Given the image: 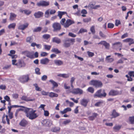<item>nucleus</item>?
Masks as SVG:
<instances>
[{
  "label": "nucleus",
  "instance_id": "6",
  "mask_svg": "<svg viewBox=\"0 0 134 134\" xmlns=\"http://www.w3.org/2000/svg\"><path fill=\"white\" fill-rule=\"evenodd\" d=\"M71 92L73 94H75L81 95L83 93V90L79 88L74 89Z\"/></svg>",
  "mask_w": 134,
  "mask_h": 134
},
{
  "label": "nucleus",
  "instance_id": "14",
  "mask_svg": "<svg viewBox=\"0 0 134 134\" xmlns=\"http://www.w3.org/2000/svg\"><path fill=\"white\" fill-rule=\"evenodd\" d=\"M27 121L24 119H23L19 123V125L23 127H25L27 125Z\"/></svg>",
  "mask_w": 134,
  "mask_h": 134
},
{
  "label": "nucleus",
  "instance_id": "20",
  "mask_svg": "<svg viewBox=\"0 0 134 134\" xmlns=\"http://www.w3.org/2000/svg\"><path fill=\"white\" fill-rule=\"evenodd\" d=\"M28 25V23H26L25 25H20L18 27V29L20 30H24L27 27Z\"/></svg>",
  "mask_w": 134,
  "mask_h": 134
},
{
  "label": "nucleus",
  "instance_id": "28",
  "mask_svg": "<svg viewBox=\"0 0 134 134\" xmlns=\"http://www.w3.org/2000/svg\"><path fill=\"white\" fill-rule=\"evenodd\" d=\"M69 41V40H67L64 41L63 44V46L64 47L66 48H68L70 46V43L67 42V41Z\"/></svg>",
  "mask_w": 134,
  "mask_h": 134
},
{
  "label": "nucleus",
  "instance_id": "58",
  "mask_svg": "<svg viewBox=\"0 0 134 134\" xmlns=\"http://www.w3.org/2000/svg\"><path fill=\"white\" fill-rule=\"evenodd\" d=\"M128 33H126L122 35L121 37V38L122 39L125 38L126 37H128Z\"/></svg>",
  "mask_w": 134,
  "mask_h": 134
},
{
  "label": "nucleus",
  "instance_id": "32",
  "mask_svg": "<svg viewBox=\"0 0 134 134\" xmlns=\"http://www.w3.org/2000/svg\"><path fill=\"white\" fill-rule=\"evenodd\" d=\"M50 35L48 34H45L42 36V38L44 40H47L50 37Z\"/></svg>",
  "mask_w": 134,
  "mask_h": 134
},
{
  "label": "nucleus",
  "instance_id": "50",
  "mask_svg": "<svg viewBox=\"0 0 134 134\" xmlns=\"http://www.w3.org/2000/svg\"><path fill=\"white\" fill-rule=\"evenodd\" d=\"M128 74L130 75V76L132 77H134V71H130L129 72Z\"/></svg>",
  "mask_w": 134,
  "mask_h": 134
},
{
  "label": "nucleus",
  "instance_id": "48",
  "mask_svg": "<svg viewBox=\"0 0 134 134\" xmlns=\"http://www.w3.org/2000/svg\"><path fill=\"white\" fill-rule=\"evenodd\" d=\"M90 30L93 34L95 33V26H92L90 28Z\"/></svg>",
  "mask_w": 134,
  "mask_h": 134
},
{
  "label": "nucleus",
  "instance_id": "55",
  "mask_svg": "<svg viewBox=\"0 0 134 134\" xmlns=\"http://www.w3.org/2000/svg\"><path fill=\"white\" fill-rule=\"evenodd\" d=\"M41 94L44 96H47L48 95L49 92H45L44 91H42L41 92Z\"/></svg>",
  "mask_w": 134,
  "mask_h": 134
},
{
  "label": "nucleus",
  "instance_id": "41",
  "mask_svg": "<svg viewBox=\"0 0 134 134\" xmlns=\"http://www.w3.org/2000/svg\"><path fill=\"white\" fill-rule=\"evenodd\" d=\"M71 122V121L69 119H67L64 121L62 123V124L65 125H66L68 124H69L70 122Z\"/></svg>",
  "mask_w": 134,
  "mask_h": 134
},
{
  "label": "nucleus",
  "instance_id": "30",
  "mask_svg": "<svg viewBox=\"0 0 134 134\" xmlns=\"http://www.w3.org/2000/svg\"><path fill=\"white\" fill-rule=\"evenodd\" d=\"M66 13V12L58 11V15L59 18L60 19L62 18L63 15Z\"/></svg>",
  "mask_w": 134,
  "mask_h": 134
},
{
  "label": "nucleus",
  "instance_id": "34",
  "mask_svg": "<svg viewBox=\"0 0 134 134\" xmlns=\"http://www.w3.org/2000/svg\"><path fill=\"white\" fill-rule=\"evenodd\" d=\"M60 129L59 127H54L52 129L51 131L53 132H57L59 131Z\"/></svg>",
  "mask_w": 134,
  "mask_h": 134
},
{
  "label": "nucleus",
  "instance_id": "23",
  "mask_svg": "<svg viewBox=\"0 0 134 134\" xmlns=\"http://www.w3.org/2000/svg\"><path fill=\"white\" fill-rule=\"evenodd\" d=\"M57 76L58 77H62L64 78H67L69 77V74H58Z\"/></svg>",
  "mask_w": 134,
  "mask_h": 134
},
{
  "label": "nucleus",
  "instance_id": "19",
  "mask_svg": "<svg viewBox=\"0 0 134 134\" xmlns=\"http://www.w3.org/2000/svg\"><path fill=\"white\" fill-rule=\"evenodd\" d=\"M43 13L41 12H38L35 13L34 14V16L35 18H39L43 16Z\"/></svg>",
  "mask_w": 134,
  "mask_h": 134
},
{
  "label": "nucleus",
  "instance_id": "36",
  "mask_svg": "<svg viewBox=\"0 0 134 134\" xmlns=\"http://www.w3.org/2000/svg\"><path fill=\"white\" fill-rule=\"evenodd\" d=\"M16 26V24L15 23H13L10 24L8 26L9 29H10L11 28L14 29Z\"/></svg>",
  "mask_w": 134,
  "mask_h": 134
},
{
  "label": "nucleus",
  "instance_id": "29",
  "mask_svg": "<svg viewBox=\"0 0 134 134\" xmlns=\"http://www.w3.org/2000/svg\"><path fill=\"white\" fill-rule=\"evenodd\" d=\"M51 51L56 54H58L61 53L60 51H59L57 48H52L51 50Z\"/></svg>",
  "mask_w": 134,
  "mask_h": 134
},
{
  "label": "nucleus",
  "instance_id": "13",
  "mask_svg": "<svg viewBox=\"0 0 134 134\" xmlns=\"http://www.w3.org/2000/svg\"><path fill=\"white\" fill-rule=\"evenodd\" d=\"M123 41L124 42H129V45H131L132 44H134L133 40L131 38H127L124 40Z\"/></svg>",
  "mask_w": 134,
  "mask_h": 134
},
{
  "label": "nucleus",
  "instance_id": "16",
  "mask_svg": "<svg viewBox=\"0 0 134 134\" xmlns=\"http://www.w3.org/2000/svg\"><path fill=\"white\" fill-rule=\"evenodd\" d=\"M26 56L31 59L33 58H34V52H27L26 53Z\"/></svg>",
  "mask_w": 134,
  "mask_h": 134
},
{
  "label": "nucleus",
  "instance_id": "25",
  "mask_svg": "<svg viewBox=\"0 0 134 134\" xmlns=\"http://www.w3.org/2000/svg\"><path fill=\"white\" fill-rule=\"evenodd\" d=\"M98 115V114L95 113H94L92 115L88 117V118L90 120L92 121L95 118H96Z\"/></svg>",
  "mask_w": 134,
  "mask_h": 134
},
{
  "label": "nucleus",
  "instance_id": "31",
  "mask_svg": "<svg viewBox=\"0 0 134 134\" xmlns=\"http://www.w3.org/2000/svg\"><path fill=\"white\" fill-rule=\"evenodd\" d=\"M111 55L107 56L105 58V60L108 62H111L114 61V59L113 58H109L111 57Z\"/></svg>",
  "mask_w": 134,
  "mask_h": 134
},
{
  "label": "nucleus",
  "instance_id": "63",
  "mask_svg": "<svg viewBox=\"0 0 134 134\" xmlns=\"http://www.w3.org/2000/svg\"><path fill=\"white\" fill-rule=\"evenodd\" d=\"M48 30V28L46 27L44 28L43 30L42 31V33H44L46 32Z\"/></svg>",
  "mask_w": 134,
  "mask_h": 134
},
{
  "label": "nucleus",
  "instance_id": "2",
  "mask_svg": "<svg viewBox=\"0 0 134 134\" xmlns=\"http://www.w3.org/2000/svg\"><path fill=\"white\" fill-rule=\"evenodd\" d=\"M89 84L96 87H101L103 85L101 81L96 80H91L89 82Z\"/></svg>",
  "mask_w": 134,
  "mask_h": 134
},
{
  "label": "nucleus",
  "instance_id": "45",
  "mask_svg": "<svg viewBox=\"0 0 134 134\" xmlns=\"http://www.w3.org/2000/svg\"><path fill=\"white\" fill-rule=\"evenodd\" d=\"M91 18H86L83 19V21L85 23H88L91 21Z\"/></svg>",
  "mask_w": 134,
  "mask_h": 134
},
{
  "label": "nucleus",
  "instance_id": "4",
  "mask_svg": "<svg viewBox=\"0 0 134 134\" xmlns=\"http://www.w3.org/2000/svg\"><path fill=\"white\" fill-rule=\"evenodd\" d=\"M102 90H100L98 91L95 93L94 95L95 97H98L101 98L103 97H105L106 95V93L104 92V91H103V93H101Z\"/></svg>",
  "mask_w": 134,
  "mask_h": 134
},
{
  "label": "nucleus",
  "instance_id": "54",
  "mask_svg": "<svg viewBox=\"0 0 134 134\" xmlns=\"http://www.w3.org/2000/svg\"><path fill=\"white\" fill-rule=\"evenodd\" d=\"M40 69L38 68H36L35 69V72L36 74L38 75H40L41 74V73L40 72Z\"/></svg>",
  "mask_w": 134,
  "mask_h": 134
},
{
  "label": "nucleus",
  "instance_id": "1",
  "mask_svg": "<svg viewBox=\"0 0 134 134\" xmlns=\"http://www.w3.org/2000/svg\"><path fill=\"white\" fill-rule=\"evenodd\" d=\"M24 111L26 114V116L31 120L35 119L38 116V114L35 113L36 110L31 108L25 107Z\"/></svg>",
  "mask_w": 134,
  "mask_h": 134
},
{
  "label": "nucleus",
  "instance_id": "33",
  "mask_svg": "<svg viewBox=\"0 0 134 134\" xmlns=\"http://www.w3.org/2000/svg\"><path fill=\"white\" fill-rule=\"evenodd\" d=\"M121 125H116L113 127V129L115 131H119L121 129Z\"/></svg>",
  "mask_w": 134,
  "mask_h": 134
},
{
  "label": "nucleus",
  "instance_id": "8",
  "mask_svg": "<svg viewBox=\"0 0 134 134\" xmlns=\"http://www.w3.org/2000/svg\"><path fill=\"white\" fill-rule=\"evenodd\" d=\"M41 124L44 126H49L52 124V121L48 119H45L42 121Z\"/></svg>",
  "mask_w": 134,
  "mask_h": 134
},
{
  "label": "nucleus",
  "instance_id": "3",
  "mask_svg": "<svg viewBox=\"0 0 134 134\" xmlns=\"http://www.w3.org/2000/svg\"><path fill=\"white\" fill-rule=\"evenodd\" d=\"M52 27L53 28V31L57 32L60 31L61 28L60 24L58 23H54L52 25Z\"/></svg>",
  "mask_w": 134,
  "mask_h": 134
},
{
  "label": "nucleus",
  "instance_id": "40",
  "mask_svg": "<svg viewBox=\"0 0 134 134\" xmlns=\"http://www.w3.org/2000/svg\"><path fill=\"white\" fill-rule=\"evenodd\" d=\"M94 5V4H93L91 3H90L88 5V8L89 9H93Z\"/></svg>",
  "mask_w": 134,
  "mask_h": 134
},
{
  "label": "nucleus",
  "instance_id": "43",
  "mask_svg": "<svg viewBox=\"0 0 134 134\" xmlns=\"http://www.w3.org/2000/svg\"><path fill=\"white\" fill-rule=\"evenodd\" d=\"M66 21L65 19L64 18H62L60 21V24L64 27L65 24V22Z\"/></svg>",
  "mask_w": 134,
  "mask_h": 134
},
{
  "label": "nucleus",
  "instance_id": "39",
  "mask_svg": "<svg viewBox=\"0 0 134 134\" xmlns=\"http://www.w3.org/2000/svg\"><path fill=\"white\" fill-rule=\"evenodd\" d=\"M87 53L89 57H92L94 55V53H93L89 51H87Z\"/></svg>",
  "mask_w": 134,
  "mask_h": 134
},
{
  "label": "nucleus",
  "instance_id": "57",
  "mask_svg": "<svg viewBox=\"0 0 134 134\" xmlns=\"http://www.w3.org/2000/svg\"><path fill=\"white\" fill-rule=\"evenodd\" d=\"M31 13V12L29 10H24V13L26 15H29Z\"/></svg>",
  "mask_w": 134,
  "mask_h": 134
},
{
  "label": "nucleus",
  "instance_id": "49",
  "mask_svg": "<svg viewBox=\"0 0 134 134\" xmlns=\"http://www.w3.org/2000/svg\"><path fill=\"white\" fill-rule=\"evenodd\" d=\"M99 35L101 37L103 38H105L106 37V36L104 35L101 31H100L99 32Z\"/></svg>",
  "mask_w": 134,
  "mask_h": 134
},
{
  "label": "nucleus",
  "instance_id": "38",
  "mask_svg": "<svg viewBox=\"0 0 134 134\" xmlns=\"http://www.w3.org/2000/svg\"><path fill=\"white\" fill-rule=\"evenodd\" d=\"M49 9L47 10L45 13L44 16L46 18H48L49 16Z\"/></svg>",
  "mask_w": 134,
  "mask_h": 134
},
{
  "label": "nucleus",
  "instance_id": "52",
  "mask_svg": "<svg viewBox=\"0 0 134 134\" xmlns=\"http://www.w3.org/2000/svg\"><path fill=\"white\" fill-rule=\"evenodd\" d=\"M87 30L83 29H81L78 32V34L82 33L84 32H87Z\"/></svg>",
  "mask_w": 134,
  "mask_h": 134
},
{
  "label": "nucleus",
  "instance_id": "26",
  "mask_svg": "<svg viewBox=\"0 0 134 134\" xmlns=\"http://www.w3.org/2000/svg\"><path fill=\"white\" fill-rule=\"evenodd\" d=\"M48 95L51 98L57 97L58 96V94L53 92L49 93Z\"/></svg>",
  "mask_w": 134,
  "mask_h": 134
},
{
  "label": "nucleus",
  "instance_id": "64",
  "mask_svg": "<svg viewBox=\"0 0 134 134\" xmlns=\"http://www.w3.org/2000/svg\"><path fill=\"white\" fill-rule=\"evenodd\" d=\"M55 11L53 9H49L50 14H54L55 13Z\"/></svg>",
  "mask_w": 134,
  "mask_h": 134
},
{
  "label": "nucleus",
  "instance_id": "18",
  "mask_svg": "<svg viewBox=\"0 0 134 134\" xmlns=\"http://www.w3.org/2000/svg\"><path fill=\"white\" fill-rule=\"evenodd\" d=\"M49 61V60L47 58L42 59L40 61L41 63L43 64H47Z\"/></svg>",
  "mask_w": 134,
  "mask_h": 134
},
{
  "label": "nucleus",
  "instance_id": "61",
  "mask_svg": "<svg viewBox=\"0 0 134 134\" xmlns=\"http://www.w3.org/2000/svg\"><path fill=\"white\" fill-rule=\"evenodd\" d=\"M98 60H97V63H99L100 62H104V58H98Z\"/></svg>",
  "mask_w": 134,
  "mask_h": 134
},
{
  "label": "nucleus",
  "instance_id": "17",
  "mask_svg": "<svg viewBox=\"0 0 134 134\" xmlns=\"http://www.w3.org/2000/svg\"><path fill=\"white\" fill-rule=\"evenodd\" d=\"M52 41L53 42L57 44H59L61 43V40L58 37H55L53 38Z\"/></svg>",
  "mask_w": 134,
  "mask_h": 134
},
{
  "label": "nucleus",
  "instance_id": "7",
  "mask_svg": "<svg viewBox=\"0 0 134 134\" xmlns=\"http://www.w3.org/2000/svg\"><path fill=\"white\" fill-rule=\"evenodd\" d=\"M49 4V1H41L38 2L37 5L38 6H42L46 7L48 6Z\"/></svg>",
  "mask_w": 134,
  "mask_h": 134
},
{
  "label": "nucleus",
  "instance_id": "35",
  "mask_svg": "<svg viewBox=\"0 0 134 134\" xmlns=\"http://www.w3.org/2000/svg\"><path fill=\"white\" fill-rule=\"evenodd\" d=\"M42 29V27H38L37 28H35L33 30L34 32H40Z\"/></svg>",
  "mask_w": 134,
  "mask_h": 134
},
{
  "label": "nucleus",
  "instance_id": "42",
  "mask_svg": "<svg viewBox=\"0 0 134 134\" xmlns=\"http://www.w3.org/2000/svg\"><path fill=\"white\" fill-rule=\"evenodd\" d=\"M129 120L131 124H133L134 123V116L129 117Z\"/></svg>",
  "mask_w": 134,
  "mask_h": 134
},
{
  "label": "nucleus",
  "instance_id": "27",
  "mask_svg": "<svg viewBox=\"0 0 134 134\" xmlns=\"http://www.w3.org/2000/svg\"><path fill=\"white\" fill-rule=\"evenodd\" d=\"M120 114L119 113H117L115 110H114L111 114L113 118H115L119 116Z\"/></svg>",
  "mask_w": 134,
  "mask_h": 134
},
{
  "label": "nucleus",
  "instance_id": "9",
  "mask_svg": "<svg viewBox=\"0 0 134 134\" xmlns=\"http://www.w3.org/2000/svg\"><path fill=\"white\" fill-rule=\"evenodd\" d=\"M75 23L74 21L70 19H68L66 21L64 27L66 28L68 27L71 25Z\"/></svg>",
  "mask_w": 134,
  "mask_h": 134
},
{
  "label": "nucleus",
  "instance_id": "56",
  "mask_svg": "<svg viewBox=\"0 0 134 134\" xmlns=\"http://www.w3.org/2000/svg\"><path fill=\"white\" fill-rule=\"evenodd\" d=\"M44 114L45 116H48L49 114V113L48 111L47 110H44Z\"/></svg>",
  "mask_w": 134,
  "mask_h": 134
},
{
  "label": "nucleus",
  "instance_id": "51",
  "mask_svg": "<svg viewBox=\"0 0 134 134\" xmlns=\"http://www.w3.org/2000/svg\"><path fill=\"white\" fill-rule=\"evenodd\" d=\"M114 24L111 23H109L108 24V27L110 29L113 28L114 27Z\"/></svg>",
  "mask_w": 134,
  "mask_h": 134
},
{
  "label": "nucleus",
  "instance_id": "21",
  "mask_svg": "<svg viewBox=\"0 0 134 134\" xmlns=\"http://www.w3.org/2000/svg\"><path fill=\"white\" fill-rule=\"evenodd\" d=\"M49 81L51 82L53 85V87H52V89L53 90L55 87H57L58 86V85L57 82L52 80H50Z\"/></svg>",
  "mask_w": 134,
  "mask_h": 134
},
{
  "label": "nucleus",
  "instance_id": "10",
  "mask_svg": "<svg viewBox=\"0 0 134 134\" xmlns=\"http://www.w3.org/2000/svg\"><path fill=\"white\" fill-rule=\"evenodd\" d=\"M89 102L88 99L85 98H83L80 100V104L83 107H86L88 103Z\"/></svg>",
  "mask_w": 134,
  "mask_h": 134
},
{
  "label": "nucleus",
  "instance_id": "44",
  "mask_svg": "<svg viewBox=\"0 0 134 134\" xmlns=\"http://www.w3.org/2000/svg\"><path fill=\"white\" fill-rule=\"evenodd\" d=\"M32 38L31 37H28L26 39V42L30 43L32 42Z\"/></svg>",
  "mask_w": 134,
  "mask_h": 134
},
{
  "label": "nucleus",
  "instance_id": "22",
  "mask_svg": "<svg viewBox=\"0 0 134 134\" xmlns=\"http://www.w3.org/2000/svg\"><path fill=\"white\" fill-rule=\"evenodd\" d=\"M113 45L114 48H121L122 44L120 42H117L113 44Z\"/></svg>",
  "mask_w": 134,
  "mask_h": 134
},
{
  "label": "nucleus",
  "instance_id": "46",
  "mask_svg": "<svg viewBox=\"0 0 134 134\" xmlns=\"http://www.w3.org/2000/svg\"><path fill=\"white\" fill-rule=\"evenodd\" d=\"M87 90L89 92L93 93L94 92V89L92 87H89L87 89Z\"/></svg>",
  "mask_w": 134,
  "mask_h": 134
},
{
  "label": "nucleus",
  "instance_id": "12",
  "mask_svg": "<svg viewBox=\"0 0 134 134\" xmlns=\"http://www.w3.org/2000/svg\"><path fill=\"white\" fill-rule=\"evenodd\" d=\"M98 44H101L104 46L106 49H108L110 46V44L109 43H107L105 41H101L100 42L98 43Z\"/></svg>",
  "mask_w": 134,
  "mask_h": 134
},
{
  "label": "nucleus",
  "instance_id": "62",
  "mask_svg": "<svg viewBox=\"0 0 134 134\" xmlns=\"http://www.w3.org/2000/svg\"><path fill=\"white\" fill-rule=\"evenodd\" d=\"M121 23L120 20H116L115 21V25L118 26Z\"/></svg>",
  "mask_w": 134,
  "mask_h": 134
},
{
  "label": "nucleus",
  "instance_id": "37",
  "mask_svg": "<svg viewBox=\"0 0 134 134\" xmlns=\"http://www.w3.org/2000/svg\"><path fill=\"white\" fill-rule=\"evenodd\" d=\"M33 85L35 87V90L38 91H41V88L39 87L37 85L36 83H35Z\"/></svg>",
  "mask_w": 134,
  "mask_h": 134
},
{
  "label": "nucleus",
  "instance_id": "15",
  "mask_svg": "<svg viewBox=\"0 0 134 134\" xmlns=\"http://www.w3.org/2000/svg\"><path fill=\"white\" fill-rule=\"evenodd\" d=\"M17 16V15L14 13H10L9 20L12 21L15 20Z\"/></svg>",
  "mask_w": 134,
  "mask_h": 134
},
{
  "label": "nucleus",
  "instance_id": "24",
  "mask_svg": "<svg viewBox=\"0 0 134 134\" xmlns=\"http://www.w3.org/2000/svg\"><path fill=\"white\" fill-rule=\"evenodd\" d=\"M54 62L55 64L58 66L62 65L63 64V62L62 61L58 60H54Z\"/></svg>",
  "mask_w": 134,
  "mask_h": 134
},
{
  "label": "nucleus",
  "instance_id": "53",
  "mask_svg": "<svg viewBox=\"0 0 134 134\" xmlns=\"http://www.w3.org/2000/svg\"><path fill=\"white\" fill-rule=\"evenodd\" d=\"M19 64L21 67H24L26 65L25 63L24 62L20 61L19 62Z\"/></svg>",
  "mask_w": 134,
  "mask_h": 134
},
{
  "label": "nucleus",
  "instance_id": "47",
  "mask_svg": "<svg viewBox=\"0 0 134 134\" xmlns=\"http://www.w3.org/2000/svg\"><path fill=\"white\" fill-rule=\"evenodd\" d=\"M44 49L48 51H49L51 47V46L49 45H47L44 44Z\"/></svg>",
  "mask_w": 134,
  "mask_h": 134
},
{
  "label": "nucleus",
  "instance_id": "11",
  "mask_svg": "<svg viewBox=\"0 0 134 134\" xmlns=\"http://www.w3.org/2000/svg\"><path fill=\"white\" fill-rule=\"evenodd\" d=\"M121 93L120 92L118 91L114 90H111L109 93V95L115 96L118 95H120Z\"/></svg>",
  "mask_w": 134,
  "mask_h": 134
},
{
  "label": "nucleus",
  "instance_id": "59",
  "mask_svg": "<svg viewBox=\"0 0 134 134\" xmlns=\"http://www.w3.org/2000/svg\"><path fill=\"white\" fill-rule=\"evenodd\" d=\"M48 54V53L46 52H42L41 54V56L42 57H44L47 56Z\"/></svg>",
  "mask_w": 134,
  "mask_h": 134
},
{
  "label": "nucleus",
  "instance_id": "5",
  "mask_svg": "<svg viewBox=\"0 0 134 134\" xmlns=\"http://www.w3.org/2000/svg\"><path fill=\"white\" fill-rule=\"evenodd\" d=\"M29 78L28 75H23L19 78L20 81L22 83L27 82L29 80Z\"/></svg>",
  "mask_w": 134,
  "mask_h": 134
},
{
  "label": "nucleus",
  "instance_id": "60",
  "mask_svg": "<svg viewBox=\"0 0 134 134\" xmlns=\"http://www.w3.org/2000/svg\"><path fill=\"white\" fill-rule=\"evenodd\" d=\"M69 35L72 37H75L76 36V35L71 32H69Z\"/></svg>",
  "mask_w": 134,
  "mask_h": 134
}]
</instances>
